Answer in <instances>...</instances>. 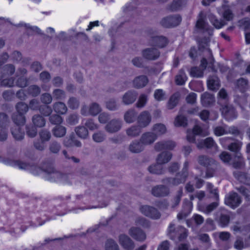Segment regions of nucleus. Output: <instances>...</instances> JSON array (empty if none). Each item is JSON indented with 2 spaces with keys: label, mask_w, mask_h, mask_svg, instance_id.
<instances>
[{
  "label": "nucleus",
  "mask_w": 250,
  "mask_h": 250,
  "mask_svg": "<svg viewBox=\"0 0 250 250\" xmlns=\"http://www.w3.org/2000/svg\"><path fill=\"white\" fill-rule=\"evenodd\" d=\"M120 244L125 250H131L134 247L132 240L126 234H122L119 236Z\"/></svg>",
  "instance_id": "nucleus-12"
},
{
  "label": "nucleus",
  "mask_w": 250,
  "mask_h": 250,
  "mask_svg": "<svg viewBox=\"0 0 250 250\" xmlns=\"http://www.w3.org/2000/svg\"><path fill=\"white\" fill-rule=\"evenodd\" d=\"M106 108L110 110H116L117 108V104L114 100L111 99L106 103Z\"/></svg>",
  "instance_id": "nucleus-60"
},
{
  "label": "nucleus",
  "mask_w": 250,
  "mask_h": 250,
  "mask_svg": "<svg viewBox=\"0 0 250 250\" xmlns=\"http://www.w3.org/2000/svg\"><path fill=\"white\" fill-rule=\"evenodd\" d=\"M187 119L185 117L178 115L175 118L174 125L176 126H185L187 124Z\"/></svg>",
  "instance_id": "nucleus-49"
},
{
  "label": "nucleus",
  "mask_w": 250,
  "mask_h": 250,
  "mask_svg": "<svg viewBox=\"0 0 250 250\" xmlns=\"http://www.w3.org/2000/svg\"><path fill=\"white\" fill-rule=\"evenodd\" d=\"M214 132L216 136H219L228 133L236 134L238 133V130L234 127H229L225 125L216 127L214 129Z\"/></svg>",
  "instance_id": "nucleus-11"
},
{
  "label": "nucleus",
  "mask_w": 250,
  "mask_h": 250,
  "mask_svg": "<svg viewBox=\"0 0 250 250\" xmlns=\"http://www.w3.org/2000/svg\"><path fill=\"white\" fill-rule=\"evenodd\" d=\"M93 140L97 143L103 142L105 139V134L103 131L94 133L92 135Z\"/></svg>",
  "instance_id": "nucleus-45"
},
{
  "label": "nucleus",
  "mask_w": 250,
  "mask_h": 250,
  "mask_svg": "<svg viewBox=\"0 0 250 250\" xmlns=\"http://www.w3.org/2000/svg\"><path fill=\"white\" fill-rule=\"evenodd\" d=\"M63 144L67 147H72L73 146L79 147L81 146V142L75 140L72 136H70L69 138H66L64 140Z\"/></svg>",
  "instance_id": "nucleus-33"
},
{
  "label": "nucleus",
  "mask_w": 250,
  "mask_h": 250,
  "mask_svg": "<svg viewBox=\"0 0 250 250\" xmlns=\"http://www.w3.org/2000/svg\"><path fill=\"white\" fill-rule=\"evenodd\" d=\"M151 120V115L146 111L142 112L138 117V123L141 127L147 126L150 124Z\"/></svg>",
  "instance_id": "nucleus-15"
},
{
  "label": "nucleus",
  "mask_w": 250,
  "mask_h": 250,
  "mask_svg": "<svg viewBox=\"0 0 250 250\" xmlns=\"http://www.w3.org/2000/svg\"><path fill=\"white\" fill-rule=\"evenodd\" d=\"M147 78L145 76H140L136 77L133 81V83L135 87L142 88L145 86L148 83Z\"/></svg>",
  "instance_id": "nucleus-23"
},
{
  "label": "nucleus",
  "mask_w": 250,
  "mask_h": 250,
  "mask_svg": "<svg viewBox=\"0 0 250 250\" xmlns=\"http://www.w3.org/2000/svg\"><path fill=\"white\" fill-rule=\"evenodd\" d=\"M137 93L135 91H129L123 97V102L125 104H132L136 99Z\"/></svg>",
  "instance_id": "nucleus-20"
},
{
  "label": "nucleus",
  "mask_w": 250,
  "mask_h": 250,
  "mask_svg": "<svg viewBox=\"0 0 250 250\" xmlns=\"http://www.w3.org/2000/svg\"><path fill=\"white\" fill-rule=\"evenodd\" d=\"M218 206V203L217 202H213L208 206H199V209L206 213L208 214L211 212L212 210H213L217 206Z\"/></svg>",
  "instance_id": "nucleus-39"
},
{
  "label": "nucleus",
  "mask_w": 250,
  "mask_h": 250,
  "mask_svg": "<svg viewBox=\"0 0 250 250\" xmlns=\"http://www.w3.org/2000/svg\"><path fill=\"white\" fill-rule=\"evenodd\" d=\"M192 207V203L188 200H185L184 201V210L178 214V218L179 219H182L183 218L186 217L188 214L190 213Z\"/></svg>",
  "instance_id": "nucleus-22"
},
{
  "label": "nucleus",
  "mask_w": 250,
  "mask_h": 250,
  "mask_svg": "<svg viewBox=\"0 0 250 250\" xmlns=\"http://www.w3.org/2000/svg\"><path fill=\"white\" fill-rule=\"evenodd\" d=\"M188 166V163L186 162L184 165L183 172L182 174L179 173L174 179L169 178L166 180L165 182L168 186H176L181 183L185 182L187 177V170Z\"/></svg>",
  "instance_id": "nucleus-1"
},
{
  "label": "nucleus",
  "mask_w": 250,
  "mask_h": 250,
  "mask_svg": "<svg viewBox=\"0 0 250 250\" xmlns=\"http://www.w3.org/2000/svg\"><path fill=\"white\" fill-rule=\"evenodd\" d=\"M234 177L240 182L247 185H250V176L249 177L243 172L239 171H236L233 173Z\"/></svg>",
  "instance_id": "nucleus-28"
},
{
  "label": "nucleus",
  "mask_w": 250,
  "mask_h": 250,
  "mask_svg": "<svg viewBox=\"0 0 250 250\" xmlns=\"http://www.w3.org/2000/svg\"><path fill=\"white\" fill-rule=\"evenodd\" d=\"M147 101V97L145 94L141 95L138 100V101L137 103V106L138 107H143L146 104V102Z\"/></svg>",
  "instance_id": "nucleus-56"
},
{
  "label": "nucleus",
  "mask_w": 250,
  "mask_h": 250,
  "mask_svg": "<svg viewBox=\"0 0 250 250\" xmlns=\"http://www.w3.org/2000/svg\"><path fill=\"white\" fill-rule=\"evenodd\" d=\"M2 71L4 72L3 75H1L2 70L0 69V80L3 79L1 82V84L5 86H12L14 85V80L13 79H4L7 75L12 74L15 71V68L12 65H7L2 69Z\"/></svg>",
  "instance_id": "nucleus-2"
},
{
  "label": "nucleus",
  "mask_w": 250,
  "mask_h": 250,
  "mask_svg": "<svg viewBox=\"0 0 250 250\" xmlns=\"http://www.w3.org/2000/svg\"><path fill=\"white\" fill-rule=\"evenodd\" d=\"M79 102L74 98H70L68 102V106L72 109H75L79 106Z\"/></svg>",
  "instance_id": "nucleus-64"
},
{
  "label": "nucleus",
  "mask_w": 250,
  "mask_h": 250,
  "mask_svg": "<svg viewBox=\"0 0 250 250\" xmlns=\"http://www.w3.org/2000/svg\"><path fill=\"white\" fill-rule=\"evenodd\" d=\"M209 134L208 131H203L201 127L198 125L194 127L192 130H188L187 131V139L188 141L191 143H195V137L196 135L207 136Z\"/></svg>",
  "instance_id": "nucleus-3"
},
{
  "label": "nucleus",
  "mask_w": 250,
  "mask_h": 250,
  "mask_svg": "<svg viewBox=\"0 0 250 250\" xmlns=\"http://www.w3.org/2000/svg\"><path fill=\"white\" fill-rule=\"evenodd\" d=\"M181 21V18L176 15L164 18L161 21V24L166 27H171L178 25Z\"/></svg>",
  "instance_id": "nucleus-5"
},
{
  "label": "nucleus",
  "mask_w": 250,
  "mask_h": 250,
  "mask_svg": "<svg viewBox=\"0 0 250 250\" xmlns=\"http://www.w3.org/2000/svg\"><path fill=\"white\" fill-rule=\"evenodd\" d=\"M151 43L160 47L165 46L167 43V39L163 37H154L152 38Z\"/></svg>",
  "instance_id": "nucleus-26"
},
{
  "label": "nucleus",
  "mask_w": 250,
  "mask_h": 250,
  "mask_svg": "<svg viewBox=\"0 0 250 250\" xmlns=\"http://www.w3.org/2000/svg\"><path fill=\"white\" fill-rule=\"evenodd\" d=\"M175 146V143L172 141H163L157 143L155 146V149L157 151L164 149L172 150Z\"/></svg>",
  "instance_id": "nucleus-17"
},
{
  "label": "nucleus",
  "mask_w": 250,
  "mask_h": 250,
  "mask_svg": "<svg viewBox=\"0 0 250 250\" xmlns=\"http://www.w3.org/2000/svg\"><path fill=\"white\" fill-rule=\"evenodd\" d=\"M144 148V145L139 142H133L129 146L130 151L133 153H139L142 151Z\"/></svg>",
  "instance_id": "nucleus-30"
},
{
  "label": "nucleus",
  "mask_w": 250,
  "mask_h": 250,
  "mask_svg": "<svg viewBox=\"0 0 250 250\" xmlns=\"http://www.w3.org/2000/svg\"><path fill=\"white\" fill-rule=\"evenodd\" d=\"M178 96L175 94L172 95L170 98L168 103V108L169 109H172L178 103Z\"/></svg>",
  "instance_id": "nucleus-54"
},
{
  "label": "nucleus",
  "mask_w": 250,
  "mask_h": 250,
  "mask_svg": "<svg viewBox=\"0 0 250 250\" xmlns=\"http://www.w3.org/2000/svg\"><path fill=\"white\" fill-rule=\"evenodd\" d=\"M61 149V145L56 142H52L49 146L50 151L54 153H58Z\"/></svg>",
  "instance_id": "nucleus-55"
},
{
  "label": "nucleus",
  "mask_w": 250,
  "mask_h": 250,
  "mask_svg": "<svg viewBox=\"0 0 250 250\" xmlns=\"http://www.w3.org/2000/svg\"><path fill=\"white\" fill-rule=\"evenodd\" d=\"M53 108L56 113L60 114H65L67 110V108L65 104L62 102L55 103L54 104Z\"/></svg>",
  "instance_id": "nucleus-35"
},
{
  "label": "nucleus",
  "mask_w": 250,
  "mask_h": 250,
  "mask_svg": "<svg viewBox=\"0 0 250 250\" xmlns=\"http://www.w3.org/2000/svg\"><path fill=\"white\" fill-rule=\"evenodd\" d=\"M16 108L18 112V114L14 115V118H17L18 120L20 122V124L24 125L25 123V119L24 114L28 111V107L26 104L23 103H19L16 106Z\"/></svg>",
  "instance_id": "nucleus-4"
},
{
  "label": "nucleus",
  "mask_w": 250,
  "mask_h": 250,
  "mask_svg": "<svg viewBox=\"0 0 250 250\" xmlns=\"http://www.w3.org/2000/svg\"><path fill=\"white\" fill-rule=\"evenodd\" d=\"M237 88L242 93L244 92L248 88V82L247 80L241 78L239 79L236 83Z\"/></svg>",
  "instance_id": "nucleus-43"
},
{
  "label": "nucleus",
  "mask_w": 250,
  "mask_h": 250,
  "mask_svg": "<svg viewBox=\"0 0 250 250\" xmlns=\"http://www.w3.org/2000/svg\"><path fill=\"white\" fill-rule=\"evenodd\" d=\"M84 125L90 130H94L99 128V125L95 124L92 119L87 120Z\"/></svg>",
  "instance_id": "nucleus-61"
},
{
  "label": "nucleus",
  "mask_w": 250,
  "mask_h": 250,
  "mask_svg": "<svg viewBox=\"0 0 250 250\" xmlns=\"http://www.w3.org/2000/svg\"><path fill=\"white\" fill-rule=\"evenodd\" d=\"M128 233L133 239L139 241H143L146 239L145 233L138 228H131L128 231Z\"/></svg>",
  "instance_id": "nucleus-14"
},
{
  "label": "nucleus",
  "mask_w": 250,
  "mask_h": 250,
  "mask_svg": "<svg viewBox=\"0 0 250 250\" xmlns=\"http://www.w3.org/2000/svg\"><path fill=\"white\" fill-rule=\"evenodd\" d=\"M66 122L70 125H74L78 122V117L75 114L71 115L68 117Z\"/></svg>",
  "instance_id": "nucleus-63"
},
{
  "label": "nucleus",
  "mask_w": 250,
  "mask_h": 250,
  "mask_svg": "<svg viewBox=\"0 0 250 250\" xmlns=\"http://www.w3.org/2000/svg\"><path fill=\"white\" fill-rule=\"evenodd\" d=\"M141 132V127L138 126H132L126 130V134L130 137H136L138 136Z\"/></svg>",
  "instance_id": "nucleus-38"
},
{
  "label": "nucleus",
  "mask_w": 250,
  "mask_h": 250,
  "mask_svg": "<svg viewBox=\"0 0 250 250\" xmlns=\"http://www.w3.org/2000/svg\"><path fill=\"white\" fill-rule=\"evenodd\" d=\"M153 131V133L157 137L165 134L167 131V128L164 125L158 124L154 125Z\"/></svg>",
  "instance_id": "nucleus-36"
},
{
  "label": "nucleus",
  "mask_w": 250,
  "mask_h": 250,
  "mask_svg": "<svg viewBox=\"0 0 250 250\" xmlns=\"http://www.w3.org/2000/svg\"><path fill=\"white\" fill-rule=\"evenodd\" d=\"M13 121L15 125L11 129L12 134L16 140H22L24 138V133L23 131H21L20 126L23 125H24L20 124V122L18 120L17 118H14Z\"/></svg>",
  "instance_id": "nucleus-9"
},
{
  "label": "nucleus",
  "mask_w": 250,
  "mask_h": 250,
  "mask_svg": "<svg viewBox=\"0 0 250 250\" xmlns=\"http://www.w3.org/2000/svg\"><path fill=\"white\" fill-rule=\"evenodd\" d=\"M50 122L55 125L60 124L62 122V118L58 115H52L50 117Z\"/></svg>",
  "instance_id": "nucleus-59"
},
{
  "label": "nucleus",
  "mask_w": 250,
  "mask_h": 250,
  "mask_svg": "<svg viewBox=\"0 0 250 250\" xmlns=\"http://www.w3.org/2000/svg\"><path fill=\"white\" fill-rule=\"evenodd\" d=\"M101 111V108L99 105L95 103L91 104L89 107L86 106L83 107L81 110V113L83 115H90L92 116H96L99 114Z\"/></svg>",
  "instance_id": "nucleus-6"
},
{
  "label": "nucleus",
  "mask_w": 250,
  "mask_h": 250,
  "mask_svg": "<svg viewBox=\"0 0 250 250\" xmlns=\"http://www.w3.org/2000/svg\"><path fill=\"white\" fill-rule=\"evenodd\" d=\"M206 16L203 12L200 13L196 25L197 28L204 30H208V25L205 21Z\"/></svg>",
  "instance_id": "nucleus-21"
},
{
  "label": "nucleus",
  "mask_w": 250,
  "mask_h": 250,
  "mask_svg": "<svg viewBox=\"0 0 250 250\" xmlns=\"http://www.w3.org/2000/svg\"><path fill=\"white\" fill-rule=\"evenodd\" d=\"M241 202V200L236 193H230L226 196L225 200V204L232 208L238 206Z\"/></svg>",
  "instance_id": "nucleus-8"
},
{
  "label": "nucleus",
  "mask_w": 250,
  "mask_h": 250,
  "mask_svg": "<svg viewBox=\"0 0 250 250\" xmlns=\"http://www.w3.org/2000/svg\"><path fill=\"white\" fill-rule=\"evenodd\" d=\"M222 114L228 121H231L237 117V113L231 105H226L221 108Z\"/></svg>",
  "instance_id": "nucleus-10"
},
{
  "label": "nucleus",
  "mask_w": 250,
  "mask_h": 250,
  "mask_svg": "<svg viewBox=\"0 0 250 250\" xmlns=\"http://www.w3.org/2000/svg\"><path fill=\"white\" fill-rule=\"evenodd\" d=\"M208 18L209 19L212 24L215 27V28L219 29L222 28L224 25L225 23L223 21H218L215 16L211 14L208 15Z\"/></svg>",
  "instance_id": "nucleus-42"
},
{
  "label": "nucleus",
  "mask_w": 250,
  "mask_h": 250,
  "mask_svg": "<svg viewBox=\"0 0 250 250\" xmlns=\"http://www.w3.org/2000/svg\"><path fill=\"white\" fill-rule=\"evenodd\" d=\"M66 128L60 125H57L52 129L53 134L56 137H62L64 136L66 134Z\"/></svg>",
  "instance_id": "nucleus-31"
},
{
  "label": "nucleus",
  "mask_w": 250,
  "mask_h": 250,
  "mask_svg": "<svg viewBox=\"0 0 250 250\" xmlns=\"http://www.w3.org/2000/svg\"><path fill=\"white\" fill-rule=\"evenodd\" d=\"M32 122L34 125L37 127H42L45 124L44 119L40 115H35L33 117Z\"/></svg>",
  "instance_id": "nucleus-44"
},
{
  "label": "nucleus",
  "mask_w": 250,
  "mask_h": 250,
  "mask_svg": "<svg viewBox=\"0 0 250 250\" xmlns=\"http://www.w3.org/2000/svg\"><path fill=\"white\" fill-rule=\"evenodd\" d=\"M171 157L172 154L170 152H163L158 155L157 158V163L162 166L163 164L169 162L171 159Z\"/></svg>",
  "instance_id": "nucleus-25"
},
{
  "label": "nucleus",
  "mask_w": 250,
  "mask_h": 250,
  "mask_svg": "<svg viewBox=\"0 0 250 250\" xmlns=\"http://www.w3.org/2000/svg\"><path fill=\"white\" fill-rule=\"evenodd\" d=\"M142 55L146 59L155 60L159 57L160 53L156 48H148L143 51Z\"/></svg>",
  "instance_id": "nucleus-16"
},
{
  "label": "nucleus",
  "mask_w": 250,
  "mask_h": 250,
  "mask_svg": "<svg viewBox=\"0 0 250 250\" xmlns=\"http://www.w3.org/2000/svg\"><path fill=\"white\" fill-rule=\"evenodd\" d=\"M122 127V121L118 119H113L108 122L105 126V130L109 133L118 131Z\"/></svg>",
  "instance_id": "nucleus-13"
},
{
  "label": "nucleus",
  "mask_w": 250,
  "mask_h": 250,
  "mask_svg": "<svg viewBox=\"0 0 250 250\" xmlns=\"http://www.w3.org/2000/svg\"><path fill=\"white\" fill-rule=\"evenodd\" d=\"M136 115L134 110H128L124 115L125 121L127 123H132L135 121Z\"/></svg>",
  "instance_id": "nucleus-41"
},
{
  "label": "nucleus",
  "mask_w": 250,
  "mask_h": 250,
  "mask_svg": "<svg viewBox=\"0 0 250 250\" xmlns=\"http://www.w3.org/2000/svg\"><path fill=\"white\" fill-rule=\"evenodd\" d=\"M234 102L238 104L242 109L244 108V106L246 105L247 104V98L245 96L240 97L236 96L234 99Z\"/></svg>",
  "instance_id": "nucleus-51"
},
{
  "label": "nucleus",
  "mask_w": 250,
  "mask_h": 250,
  "mask_svg": "<svg viewBox=\"0 0 250 250\" xmlns=\"http://www.w3.org/2000/svg\"><path fill=\"white\" fill-rule=\"evenodd\" d=\"M77 134L81 138L85 139L88 135L87 129L83 126L77 127L75 129Z\"/></svg>",
  "instance_id": "nucleus-46"
},
{
  "label": "nucleus",
  "mask_w": 250,
  "mask_h": 250,
  "mask_svg": "<svg viewBox=\"0 0 250 250\" xmlns=\"http://www.w3.org/2000/svg\"><path fill=\"white\" fill-rule=\"evenodd\" d=\"M207 83L208 88L212 90L218 89L220 86L219 80L215 76L210 77L208 80Z\"/></svg>",
  "instance_id": "nucleus-29"
},
{
  "label": "nucleus",
  "mask_w": 250,
  "mask_h": 250,
  "mask_svg": "<svg viewBox=\"0 0 250 250\" xmlns=\"http://www.w3.org/2000/svg\"><path fill=\"white\" fill-rule=\"evenodd\" d=\"M168 189L164 186H157L154 187L151 190L152 194L156 197L164 196L168 194Z\"/></svg>",
  "instance_id": "nucleus-19"
},
{
  "label": "nucleus",
  "mask_w": 250,
  "mask_h": 250,
  "mask_svg": "<svg viewBox=\"0 0 250 250\" xmlns=\"http://www.w3.org/2000/svg\"><path fill=\"white\" fill-rule=\"evenodd\" d=\"M198 163L204 167H208L213 164L214 161L205 156H200L198 158Z\"/></svg>",
  "instance_id": "nucleus-40"
},
{
  "label": "nucleus",
  "mask_w": 250,
  "mask_h": 250,
  "mask_svg": "<svg viewBox=\"0 0 250 250\" xmlns=\"http://www.w3.org/2000/svg\"><path fill=\"white\" fill-rule=\"evenodd\" d=\"M190 74L193 77H201L203 75V70L197 67H193L190 70Z\"/></svg>",
  "instance_id": "nucleus-52"
},
{
  "label": "nucleus",
  "mask_w": 250,
  "mask_h": 250,
  "mask_svg": "<svg viewBox=\"0 0 250 250\" xmlns=\"http://www.w3.org/2000/svg\"><path fill=\"white\" fill-rule=\"evenodd\" d=\"M105 250H119L117 244L112 239L107 240L105 246Z\"/></svg>",
  "instance_id": "nucleus-47"
},
{
  "label": "nucleus",
  "mask_w": 250,
  "mask_h": 250,
  "mask_svg": "<svg viewBox=\"0 0 250 250\" xmlns=\"http://www.w3.org/2000/svg\"><path fill=\"white\" fill-rule=\"evenodd\" d=\"M156 138V135L153 133L146 132L142 135L140 141L144 145H147L153 143Z\"/></svg>",
  "instance_id": "nucleus-18"
},
{
  "label": "nucleus",
  "mask_w": 250,
  "mask_h": 250,
  "mask_svg": "<svg viewBox=\"0 0 250 250\" xmlns=\"http://www.w3.org/2000/svg\"><path fill=\"white\" fill-rule=\"evenodd\" d=\"M148 170L150 173L156 174H162L165 171L163 166L157 163L156 164L150 166L148 167Z\"/></svg>",
  "instance_id": "nucleus-34"
},
{
  "label": "nucleus",
  "mask_w": 250,
  "mask_h": 250,
  "mask_svg": "<svg viewBox=\"0 0 250 250\" xmlns=\"http://www.w3.org/2000/svg\"><path fill=\"white\" fill-rule=\"evenodd\" d=\"M201 101L203 106H207L214 102V98L210 94L206 92L202 95Z\"/></svg>",
  "instance_id": "nucleus-27"
},
{
  "label": "nucleus",
  "mask_w": 250,
  "mask_h": 250,
  "mask_svg": "<svg viewBox=\"0 0 250 250\" xmlns=\"http://www.w3.org/2000/svg\"><path fill=\"white\" fill-rule=\"evenodd\" d=\"M223 16L224 19L227 21H230L232 19L233 15L229 9L225 7H223Z\"/></svg>",
  "instance_id": "nucleus-57"
},
{
  "label": "nucleus",
  "mask_w": 250,
  "mask_h": 250,
  "mask_svg": "<svg viewBox=\"0 0 250 250\" xmlns=\"http://www.w3.org/2000/svg\"><path fill=\"white\" fill-rule=\"evenodd\" d=\"M186 3V0H174L169 9L171 11H177L181 9Z\"/></svg>",
  "instance_id": "nucleus-37"
},
{
  "label": "nucleus",
  "mask_w": 250,
  "mask_h": 250,
  "mask_svg": "<svg viewBox=\"0 0 250 250\" xmlns=\"http://www.w3.org/2000/svg\"><path fill=\"white\" fill-rule=\"evenodd\" d=\"M197 146L199 148H202L205 147L210 148L213 146L216 147V145L211 138H208L203 141L198 142L197 144Z\"/></svg>",
  "instance_id": "nucleus-24"
},
{
  "label": "nucleus",
  "mask_w": 250,
  "mask_h": 250,
  "mask_svg": "<svg viewBox=\"0 0 250 250\" xmlns=\"http://www.w3.org/2000/svg\"><path fill=\"white\" fill-rule=\"evenodd\" d=\"M176 233H178L179 234L178 239L179 241H182L186 238L188 236L187 230L181 227H179L177 229Z\"/></svg>",
  "instance_id": "nucleus-50"
},
{
  "label": "nucleus",
  "mask_w": 250,
  "mask_h": 250,
  "mask_svg": "<svg viewBox=\"0 0 250 250\" xmlns=\"http://www.w3.org/2000/svg\"><path fill=\"white\" fill-rule=\"evenodd\" d=\"M241 146L240 142L232 143L228 146V149L231 151L237 152L240 149Z\"/></svg>",
  "instance_id": "nucleus-58"
},
{
  "label": "nucleus",
  "mask_w": 250,
  "mask_h": 250,
  "mask_svg": "<svg viewBox=\"0 0 250 250\" xmlns=\"http://www.w3.org/2000/svg\"><path fill=\"white\" fill-rule=\"evenodd\" d=\"M154 97L156 100L161 101L166 98L165 92L161 89H156L154 93Z\"/></svg>",
  "instance_id": "nucleus-48"
},
{
  "label": "nucleus",
  "mask_w": 250,
  "mask_h": 250,
  "mask_svg": "<svg viewBox=\"0 0 250 250\" xmlns=\"http://www.w3.org/2000/svg\"><path fill=\"white\" fill-rule=\"evenodd\" d=\"M136 224L137 225L141 226L144 228L149 226V222L144 218H138L136 220Z\"/></svg>",
  "instance_id": "nucleus-62"
},
{
  "label": "nucleus",
  "mask_w": 250,
  "mask_h": 250,
  "mask_svg": "<svg viewBox=\"0 0 250 250\" xmlns=\"http://www.w3.org/2000/svg\"><path fill=\"white\" fill-rule=\"evenodd\" d=\"M41 141L45 142L48 141L51 138L50 133L47 130H42L39 133Z\"/></svg>",
  "instance_id": "nucleus-53"
},
{
  "label": "nucleus",
  "mask_w": 250,
  "mask_h": 250,
  "mask_svg": "<svg viewBox=\"0 0 250 250\" xmlns=\"http://www.w3.org/2000/svg\"><path fill=\"white\" fill-rule=\"evenodd\" d=\"M140 211L145 216L153 219H158L160 216V213L156 209L148 206H142Z\"/></svg>",
  "instance_id": "nucleus-7"
},
{
  "label": "nucleus",
  "mask_w": 250,
  "mask_h": 250,
  "mask_svg": "<svg viewBox=\"0 0 250 250\" xmlns=\"http://www.w3.org/2000/svg\"><path fill=\"white\" fill-rule=\"evenodd\" d=\"M187 80V77L184 70L181 69L175 77V82L178 85L184 84Z\"/></svg>",
  "instance_id": "nucleus-32"
}]
</instances>
